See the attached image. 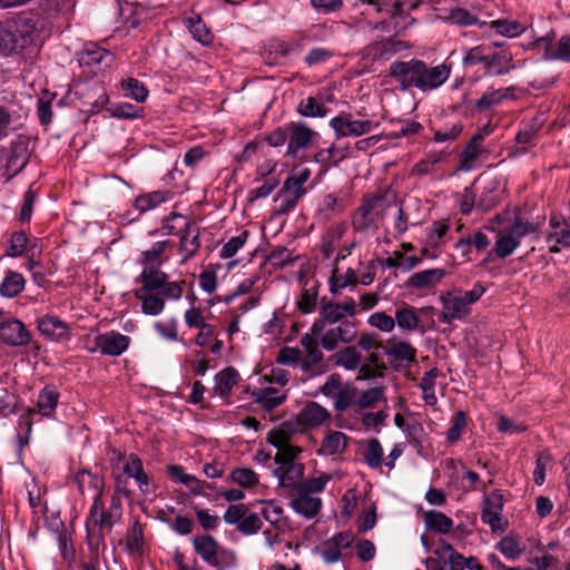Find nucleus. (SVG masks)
Returning <instances> with one entry per match:
<instances>
[{
    "mask_svg": "<svg viewBox=\"0 0 570 570\" xmlns=\"http://www.w3.org/2000/svg\"><path fill=\"white\" fill-rule=\"evenodd\" d=\"M89 488L97 490L94 502L89 509L86 519V541L92 556H98L100 549H106L105 534L111 532L114 525L122 517L121 500L118 495H112L109 508L105 509L102 500L105 481L104 478L91 476Z\"/></svg>",
    "mask_w": 570,
    "mask_h": 570,
    "instance_id": "nucleus-1",
    "label": "nucleus"
},
{
    "mask_svg": "<svg viewBox=\"0 0 570 570\" xmlns=\"http://www.w3.org/2000/svg\"><path fill=\"white\" fill-rule=\"evenodd\" d=\"M450 73L451 68L445 63L431 67L416 58L393 61L389 68V75L396 80L397 89L403 92L412 88L422 92L438 89L449 79Z\"/></svg>",
    "mask_w": 570,
    "mask_h": 570,
    "instance_id": "nucleus-2",
    "label": "nucleus"
},
{
    "mask_svg": "<svg viewBox=\"0 0 570 570\" xmlns=\"http://www.w3.org/2000/svg\"><path fill=\"white\" fill-rule=\"evenodd\" d=\"M196 554L215 569H233L237 566L235 551L223 547L212 534H198L190 540Z\"/></svg>",
    "mask_w": 570,
    "mask_h": 570,
    "instance_id": "nucleus-3",
    "label": "nucleus"
},
{
    "mask_svg": "<svg viewBox=\"0 0 570 570\" xmlns=\"http://www.w3.org/2000/svg\"><path fill=\"white\" fill-rule=\"evenodd\" d=\"M489 52L484 61V76H503L515 68L513 55L503 48V42L493 41L488 43Z\"/></svg>",
    "mask_w": 570,
    "mask_h": 570,
    "instance_id": "nucleus-4",
    "label": "nucleus"
},
{
    "mask_svg": "<svg viewBox=\"0 0 570 570\" xmlns=\"http://www.w3.org/2000/svg\"><path fill=\"white\" fill-rule=\"evenodd\" d=\"M37 330L47 340L56 343L70 341L72 333L70 325L53 314H42L35 321Z\"/></svg>",
    "mask_w": 570,
    "mask_h": 570,
    "instance_id": "nucleus-5",
    "label": "nucleus"
},
{
    "mask_svg": "<svg viewBox=\"0 0 570 570\" xmlns=\"http://www.w3.org/2000/svg\"><path fill=\"white\" fill-rule=\"evenodd\" d=\"M0 342L10 347H26L32 342V334L23 322L9 317L0 322Z\"/></svg>",
    "mask_w": 570,
    "mask_h": 570,
    "instance_id": "nucleus-6",
    "label": "nucleus"
},
{
    "mask_svg": "<svg viewBox=\"0 0 570 570\" xmlns=\"http://www.w3.org/2000/svg\"><path fill=\"white\" fill-rule=\"evenodd\" d=\"M316 137H318V132L309 128L305 122H288V144L285 156L297 158L298 151L306 149Z\"/></svg>",
    "mask_w": 570,
    "mask_h": 570,
    "instance_id": "nucleus-7",
    "label": "nucleus"
},
{
    "mask_svg": "<svg viewBox=\"0 0 570 570\" xmlns=\"http://www.w3.org/2000/svg\"><path fill=\"white\" fill-rule=\"evenodd\" d=\"M330 126L334 130L336 139L348 136L358 137L371 132L373 129L371 120H354L352 115L347 112H340L332 118Z\"/></svg>",
    "mask_w": 570,
    "mask_h": 570,
    "instance_id": "nucleus-8",
    "label": "nucleus"
},
{
    "mask_svg": "<svg viewBox=\"0 0 570 570\" xmlns=\"http://www.w3.org/2000/svg\"><path fill=\"white\" fill-rule=\"evenodd\" d=\"M94 347L88 348L89 352L94 353L99 350L102 355L115 357L128 350L130 337L116 331H109L98 334L94 338Z\"/></svg>",
    "mask_w": 570,
    "mask_h": 570,
    "instance_id": "nucleus-9",
    "label": "nucleus"
},
{
    "mask_svg": "<svg viewBox=\"0 0 570 570\" xmlns=\"http://www.w3.org/2000/svg\"><path fill=\"white\" fill-rule=\"evenodd\" d=\"M29 145L30 139L27 136H18L12 140L6 164V173L9 178L17 176L28 165L31 156Z\"/></svg>",
    "mask_w": 570,
    "mask_h": 570,
    "instance_id": "nucleus-10",
    "label": "nucleus"
},
{
    "mask_svg": "<svg viewBox=\"0 0 570 570\" xmlns=\"http://www.w3.org/2000/svg\"><path fill=\"white\" fill-rule=\"evenodd\" d=\"M343 320L344 313L338 309V303L322 297L320 301L318 317L313 322V333H323L327 324L342 323Z\"/></svg>",
    "mask_w": 570,
    "mask_h": 570,
    "instance_id": "nucleus-11",
    "label": "nucleus"
},
{
    "mask_svg": "<svg viewBox=\"0 0 570 570\" xmlns=\"http://www.w3.org/2000/svg\"><path fill=\"white\" fill-rule=\"evenodd\" d=\"M60 393L55 385H46L38 393L36 401V414L41 417L52 419L58 406Z\"/></svg>",
    "mask_w": 570,
    "mask_h": 570,
    "instance_id": "nucleus-12",
    "label": "nucleus"
},
{
    "mask_svg": "<svg viewBox=\"0 0 570 570\" xmlns=\"http://www.w3.org/2000/svg\"><path fill=\"white\" fill-rule=\"evenodd\" d=\"M112 61L114 55L94 42L86 43L79 57L80 66L86 67H99L102 63L105 67H109Z\"/></svg>",
    "mask_w": 570,
    "mask_h": 570,
    "instance_id": "nucleus-13",
    "label": "nucleus"
},
{
    "mask_svg": "<svg viewBox=\"0 0 570 570\" xmlns=\"http://www.w3.org/2000/svg\"><path fill=\"white\" fill-rule=\"evenodd\" d=\"M297 168V166L293 168L294 173L285 179L282 188L275 195L274 202H277L278 198H282L284 194H295L299 197H303L307 193V189L304 187V184L311 177V169L303 168L296 171Z\"/></svg>",
    "mask_w": 570,
    "mask_h": 570,
    "instance_id": "nucleus-14",
    "label": "nucleus"
},
{
    "mask_svg": "<svg viewBox=\"0 0 570 570\" xmlns=\"http://www.w3.org/2000/svg\"><path fill=\"white\" fill-rule=\"evenodd\" d=\"M384 354L389 356L390 364L395 371H400L399 364H393V362H403L409 361L413 362L415 360L416 350L407 342L404 341H395L394 338L389 340L387 344L384 345L383 350Z\"/></svg>",
    "mask_w": 570,
    "mask_h": 570,
    "instance_id": "nucleus-15",
    "label": "nucleus"
},
{
    "mask_svg": "<svg viewBox=\"0 0 570 570\" xmlns=\"http://www.w3.org/2000/svg\"><path fill=\"white\" fill-rule=\"evenodd\" d=\"M445 276L443 268H430L412 274L404 283L405 288L429 289L439 284Z\"/></svg>",
    "mask_w": 570,
    "mask_h": 570,
    "instance_id": "nucleus-16",
    "label": "nucleus"
},
{
    "mask_svg": "<svg viewBox=\"0 0 570 570\" xmlns=\"http://www.w3.org/2000/svg\"><path fill=\"white\" fill-rule=\"evenodd\" d=\"M171 193L169 190H155L151 193L142 194L136 197L134 202V208L138 212L136 217H130L131 212L127 213V217L129 220L137 219L144 213L151 210L159 206L160 204L169 200Z\"/></svg>",
    "mask_w": 570,
    "mask_h": 570,
    "instance_id": "nucleus-17",
    "label": "nucleus"
},
{
    "mask_svg": "<svg viewBox=\"0 0 570 570\" xmlns=\"http://www.w3.org/2000/svg\"><path fill=\"white\" fill-rule=\"evenodd\" d=\"M331 417L330 412L316 402H308L297 415V422L305 428H316Z\"/></svg>",
    "mask_w": 570,
    "mask_h": 570,
    "instance_id": "nucleus-18",
    "label": "nucleus"
},
{
    "mask_svg": "<svg viewBox=\"0 0 570 570\" xmlns=\"http://www.w3.org/2000/svg\"><path fill=\"white\" fill-rule=\"evenodd\" d=\"M395 323L404 331H419L422 334V318L419 315L417 308L406 303H403V305L396 309Z\"/></svg>",
    "mask_w": 570,
    "mask_h": 570,
    "instance_id": "nucleus-19",
    "label": "nucleus"
},
{
    "mask_svg": "<svg viewBox=\"0 0 570 570\" xmlns=\"http://www.w3.org/2000/svg\"><path fill=\"white\" fill-rule=\"evenodd\" d=\"M124 473L128 478H134L142 493L149 491V478L144 470L142 461L136 453H130L124 465Z\"/></svg>",
    "mask_w": 570,
    "mask_h": 570,
    "instance_id": "nucleus-20",
    "label": "nucleus"
},
{
    "mask_svg": "<svg viewBox=\"0 0 570 570\" xmlns=\"http://www.w3.org/2000/svg\"><path fill=\"white\" fill-rule=\"evenodd\" d=\"M168 278V274L163 272L160 268L142 269L140 275L135 279L136 283L141 284V287L137 288L136 291L151 293L155 291L159 292Z\"/></svg>",
    "mask_w": 570,
    "mask_h": 570,
    "instance_id": "nucleus-21",
    "label": "nucleus"
},
{
    "mask_svg": "<svg viewBox=\"0 0 570 570\" xmlns=\"http://www.w3.org/2000/svg\"><path fill=\"white\" fill-rule=\"evenodd\" d=\"M240 376L236 368L228 366L215 375V392L222 397H229L233 387L238 383Z\"/></svg>",
    "mask_w": 570,
    "mask_h": 570,
    "instance_id": "nucleus-22",
    "label": "nucleus"
},
{
    "mask_svg": "<svg viewBox=\"0 0 570 570\" xmlns=\"http://www.w3.org/2000/svg\"><path fill=\"white\" fill-rule=\"evenodd\" d=\"M423 521L426 529L435 533L448 534L453 529V520L436 510L423 512Z\"/></svg>",
    "mask_w": 570,
    "mask_h": 570,
    "instance_id": "nucleus-23",
    "label": "nucleus"
},
{
    "mask_svg": "<svg viewBox=\"0 0 570 570\" xmlns=\"http://www.w3.org/2000/svg\"><path fill=\"white\" fill-rule=\"evenodd\" d=\"M26 279L19 272L8 269L0 284V295L6 298H13L23 292Z\"/></svg>",
    "mask_w": 570,
    "mask_h": 570,
    "instance_id": "nucleus-24",
    "label": "nucleus"
},
{
    "mask_svg": "<svg viewBox=\"0 0 570 570\" xmlns=\"http://www.w3.org/2000/svg\"><path fill=\"white\" fill-rule=\"evenodd\" d=\"M298 498L291 503L294 511L307 519L315 518L322 509V500L309 494L297 492Z\"/></svg>",
    "mask_w": 570,
    "mask_h": 570,
    "instance_id": "nucleus-25",
    "label": "nucleus"
},
{
    "mask_svg": "<svg viewBox=\"0 0 570 570\" xmlns=\"http://www.w3.org/2000/svg\"><path fill=\"white\" fill-rule=\"evenodd\" d=\"M119 86L125 98L132 99L138 104L145 102L149 96L147 86L136 78L122 79Z\"/></svg>",
    "mask_w": 570,
    "mask_h": 570,
    "instance_id": "nucleus-26",
    "label": "nucleus"
},
{
    "mask_svg": "<svg viewBox=\"0 0 570 570\" xmlns=\"http://www.w3.org/2000/svg\"><path fill=\"white\" fill-rule=\"evenodd\" d=\"M443 20L452 26L469 27L478 24L480 27L488 26V22L479 20V18L472 14L468 9L455 7L449 10L448 16Z\"/></svg>",
    "mask_w": 570,
    "mask_h": 570,
    "instance_id": "nucleus-27",
    "label": "nucleus"
},
{
    "mask_svg": "<svg viewBox=\"0 0 570 570\" xmlns=\"http://www.w3.org/2000/svg\"><path fill=\"white\" fill-rule=\"evenodd\" d=\"M252 394L256 396L254 402L259 404L265 412H272L286 400V394L278 395L275 387L254 390Z\"/></svg>",
    "mask_w": 570,
    "mask_h": 570,
    "instance_id": "nucleus-28",
    "label": "nucleus"
},
{
    "mask_svg": "<svg viewBox=\"0 0 570 570\" xmlns=\"http://www.w3.org/2000/svg\"><path fill=\"white\" fill-rule=\"evenodd\" d=\"M134 295L141 302V311L146 315L156 316L163 313L165 301L158 293L135 291Z\"/></svg>",
    "mask_w": 570,
    "mask_h": 570,
    "instance_id": "nucleus-29",
    "label": "nucleus"
},
{
    "mask_svg": "<svg viewBox=\"0 0 570 570\" xmlns=\"http://www.w3.org/2000/svg\"><path fill=\"white\" fill-rule=\"evenodd\" d=\"M273 474L278 478V487L291 488L295 485V478L303 476L304 465L296 464L295 461H291L284 466L276 468L273 471Z\"/></svg>",
    "mask_w": 570,
    "mask_h": 570,
    "instance_id": "nucleus-30",
    "label": "nucleus"
},
{
    "mask_svg": "<svg viewBox=\"0 0 570 570\" xmlns=\"http://www.w3.org/2000/svg\"><path fill=\"white\" fill-rule=\"evenodd\" d=\"M33 237L30 238L24 230H17L10 235L6 255L9 257H22L31 247Z\"/></svg>",
    "mask_w": 570,
    "mask_h": 570,
    "instance_id": "nucleus-31",
    "label": "nucleus"
},
{
    "mask_svg": "<svg viewBox=\"0 0 570 570\" xmlns=\"http://www.w3.org/2000/svg\"><path fill=\"white\" fill-rule=\"evenodd\" d=\"M320 283L315 281L309 287H304L296 301V307L302 314H311L316 309Z\"/></svg>",
    "mask_w": 570,
    "mask_h": 570,
    "instance_id": "nucleus-32",
    "label": "nucleus"
},
{
    "mask_svg": "<svg viewBox=\"0 0 570 570\" xmlns=\"http://www.w3.org/2000/svg\"><path fill=\"white\" fill-rule=\"evenodd\" d=\"M500 202L499 186L491 181L483 187L481 194L476 197L475 208L481 212H490Z\"/></svg>",
    "mask_w": 570,
    "mask_h": 570,
    "instance_id": "nucleus-33",
    "label": "nucleus"
},
{
    "mask_svg": "<svg viewBox=\"0 0 570 570\" xmlns=\"http://www.w3.org/2000/svg\"><path fill=\"white\" fill-rule=\"evenodd\" d=\"M167 242H156L153 246L142 252L139 263L144 265L142 269L147 268H160L164 261L161 258L166 250Z\"/></svg>",
    "mask_w": 570,
    "mask_h": 570,
    "instance_id": "nucleus-34",
    "label": "nucleus"
},
{
    "mask_svg": "<svg viewBox=\"0 0 570 570\" xmlns=\"http://www.w3.org/2000/svg\"><path fill=\"white\" fill-rule=\"evenodd\" d=\"M184 24L196 41L202 45L212 42L213 36L199 16L186 18Z\"/></svg>",
    "mask_w": 570,
    "mask_h": 570,
    "instance_id": "nucleus-35",
    "label": "nucleus"
},
{
    "mask_svg": "<svg viewBox=\"0 0 570 570\" xmlns=\"http://www.w3.org/2000/svg\"><path fill=\"white\" fill-rule=\"evenodd\" d=\"M107 112L110 117L117 119L134 120L144 117V109L136 107L129 102H116L111 104L107 108Z\"/></svg>",
    "mask_w": 570,
    "mask_h": 570,
    "instance_id": "nucleus-36",
    "label": "nucleus"
},
{
    "mask_svg": "<svg viewBox=\"0 0 570 570\" xmlns=\"http://www.w3.org/2000/svg\"><path fill=\"white\" fill-rule=\"evenodd\" d=\"M347 436L338 431L331 432L327 434L323 442L322 449L318 451L320 454L334 455L342 453L346 448Z\"/></svg>",
    "mask_w": 570,
    "mask_h": 570,
    "instance_id": "nucleus-37",
    "label": "nucleus"
},
{
    "mask_svg": "<svg viewBox=\"0 0 570 570\" xmlns=\"http://www.w3.org/2000/svg\"><path fill=\"white\" fill-rule=\"evenodd\" d=\"M330 109L321 104L315 97H307L306 99L301 100L297 106V112L307 118H322L327 115Z\"/></svg>",
    "mask_w": 570,
    "mask_h": 570,
    "instance_id": "nucleus-38",
    "label": "nucleus"
},
{
    "mask_svg": "<svg viewBox=\"0 0 570 570\" xmlns=\"http://www.w3.org/2000/svg\"><path fill=\"white\" fill-rule=\"evenodd\" d=\"M361 360L362 355L354 346H347L335 354V364L348 371L356 370Z\"/></svg>",
    "mask_w": 570,
    "mask_h": 570,
    "instance_id": "nucleus-39",
    "label": "nucleus"
},
{
    "mask_svg": "<svg viewBox=\"0 0 570 570\" xmlns=\"http://www.w3.org/2000/svg\"><path fill=\"white\" fill-rule=\"evenodd\" d=\"M488 26L493 28L497 33L509 38L518 37L525 30L520 22L509 19L493 20L488 22Z\"/></svg>",
    "mask_w": 570,
    "mask_h": 570,
    "instance_id": "nucleus-40",
    "label": "nucleus"
},
{
    "mask_svg": "<svg viewBox=\"0 0 570 570\" xmlns=\"http://www.w3.org/2000/svg\"><path fill=\"white\" fill-rule=\"evenodd\" d=\"M468 424V414L464 411H458L454 413V415L451 419V426L449 428L446 432V441L450 444L456 443Z\"/></svg>",
    "mask_w": 570,
    "mask_h": 570,
    "instance_id": "nucleus-41",
    "label": "nucleus"
},
{
    "mask_svg": "<svg viewBox=\"0 0 570 570\" xmlns=\"http://www.w3.org/2000/svg\"><path fill=\"white\" fill-rule=\"evenodd\" d=\"M543 59L570 62V33L563 35L553 50H544Z\"/></svg>",
    "mask_w": 570,
    "mask_h": 570,
    "instance_id": "nucleus-42",
    "label": "nucleus"
},
{
    "mask_svg": "<svg viewBox=\"0 0 570 570\" xmlns=\"http://www.w3.org/2000/svg\"><path fill=\"white\" fill-rule=\"evenodd\" d=\"M440 301L444 309H448L450 313L455 316V318L461 320L465 315L469 314L470 309L465 305V302L461 298V296H451L450 293L440 296Z\"/></svg>",
    "mask_w": 570,
    "mask_h": 570,
    "instance_id": "nucleus-43",
    "label": "nucleus"
},
{
    "mask_svg": "<svg viewBox=\"0 0 570 570\" xmlns=\"http://www.w3.org/2000/svg\"><path fill=\"white\" fill-rule=\"evenodd\" d=\"M363 459L365 463L372 468L377 469L383 462V449L381 442L373 438L367 441V446L363 452Z\"/></svg>",
    "mask_w": 570,
    "mask_h": 570,
    "instance_id": "nucleus-44",
    "label": "nucleus"
},
{
    "mask_svg": "<svg viewBox=\"0 0 570 570\" xmlns=\"http://www.w3.org/2000/svg\"><path fill=\"white\" fill-rule=\"evenodd\" d=\"M482 136L473 135L464 147L460 156L461 167H466L470 163L478 159L481 153Z\"/></svg>",
    "mask_w": 570,
    "mask_h": 570,
    "instance_id": "nucleus-45",
    "label": "nucleus"
},
{
    "mask_svg": "<svg viewBox=\"0 0 570 570\" xmlns=\"http://www.w3.org/2000/svg\"><path fill=\"white\" fill-rule=\"evenodd\" d=\"M504 98L505 95L502 94L501 89L489 88L478 100H475L474 106L478 111H485L493 106L500 105Z\"/></svg>",
    "mask_w": 570,
    "mask_h": 570,
    "instance_id": "nucleus-46",
    "label": "nucleus"
},
{
    "mask_svg": "<svg viewBox=\"0 0 570 570\" xmlns=\"http://www.w3.org/2000/svg\"><path fill=\"white\" fill-rule=\"evenodd\" d=\"M399 51V47L391 39L375 42L368 47V55L373 60H385Z\"/></svg>",
    "mask_w": 570,
    "mask_h": 570,
    "instance_id": "nucleus-47",
    "label": "nucleus"
},
{
    "mask_svg": "<svg viewBox=\"0 0 570 570\" xmlns=\"http://www.w3.org/2000/svg\"><path fill=\"white\" fill-rule=\"evenodd\" d=\"M520 246V240L511 233L497 239L493 248L494 254L500 258H507Z\"/></svg>",
    "mask_w": 570,
    "mask_h": 570,
    "instance_id": "nucleus-48",
    "label": "nucleus"
},
{
    "mask_svg": "<svg viewBox=\"0 0 570 570\" xmlns=\"http://www.w3.org/2000/svg\"><path fill=\"white\" fill-rule=\"evenodd\" d=\"M228 479L244 488H253L258 484V475L254 470L246 468L234 469Z\"/></svg>",
    "mask_w": 570,
    "mask_h": 570,
    "instance_id": "nucleus-49",
    "label": "nucleus"
},
{
    "mask_svg": "<svg viewBox=\"0 0 570 570\" xmlns=\"http://www.w3.org/2000/svg\"><path fill=\"white\" fill-rule=\"evenodd\" d=\"M384 399V387H371L363 391L355 404L361 409L374 407L377 402Z\"/></svg>",
    "mask_w": 570,
    "mask_h": 570,
    "instance_id": "nucleus-50",
    "label": "nucleus"
},
{
    "mask_svg": "<svg viewBox=\"0 0 570 570\" xmlns=\"http://www.w3.org/2000/svg\"><path fill=\"white\" fill-rule=\"evenodd\" d=\"M311 8L318 16H330L340 12L344 7L343 0H309Z\"/></svg>",
    "mask_w": 570,
    "mask_h": 570,
    "instance_id": "nucleus-51",
    "label": "nucleus"
},
{
    "mask_svg": "<svg viewBox=\"0 0 570 570\" xmlns=\"http://www.w3.org/2000/svg\"><path fill=\"white\" fill-rule=\"evenodd\" d=\"M249 236L248 230H243L238 236L232 237L219 252L223 259L232 258L245 245Z\"/></svg>",
    "mask_w": 570,
    "mask_h": 570,
    "instance_id": "nucleus-52",
    "label": "nucleus"
},
{
    "mask_svg": "<svg viewBox=\"0 0 570 570\" xmlns=\"http://www.w3.org/2000/svg\"><path fill=\"white\" fill-rule=\"evenodd\" d=\"M41 253L42 242L40 238L33 237V242L29 248V252L23 255L27 258L24 266L30 273L37 268H42V264L40 262Z\"/></svg>",
    "mask_w": 570,
    "mask_h": 570,
    "instance_id": "nucleus-53",
    "label": "nucleus"
},
{
    "mask_svg": "<svg viewBox=\"0 0 570 570\" xmlns=\"http://www.w3.org/2000/svg\"><path fill=\"white\" fill-rule=\"evenodd\" d=\"M497 549L509 560H517L523 551L518 540L509 535L501 539L497 544Z\"/></svg>",
    "mask_w": 570,
    "mask_h": 570,
    "instance_id": "nucleus-54",
    "label": "nucleus"
},
{
    "mask_svg": "<svg viewBox=\"0 0 570 570\" xmlns=\"http://www.w3.org/2000/svg\"><path fill=\"white\" fill-rule=\"evenodd\" d=\"M189 227L190 222L185 216L171 213L163 228L167 230L168 235H178L181 232L188 230Z\"/></svg>",
    "mask_w": 570,
    "mask_h": 570,
    "instance_id": "nucleus-55",
    "label": "nucleus"
},
{
    "mask_svg": "<svg viewBox=\"0 0 570 570\" xmlns=\"http://www.w3.org/2000/svg\"><path fill=\"white\" fill-rule=\"evenodd\" d=\"M144 546V532L138 521L135 522L131 531L127 535L126 550L129 553L141 552Z\"/></svg>",
    "mask_w": 570,
    "mask_h": 570,
    "instance_id": "nucleus-56",
    "label": "nucleus"
},
{
    "mask_svg": "<svg viewBox=\"0 0 570 570\" xmlns=\"http://www.w3.org/2000/svg\"><path fill=\"white\" fill-rule=\"evenodd\" d=\"M331 480L328 474H322L318 478H311L299 484H297V492L311 494L322 492L326 483Z\"/></svg>",
    "mask_w": 570,
    "mask_h": 570,
    "instance_id": "nucleus-57",
    "label": "nucleus"
},
{
    "mask_svg": "<svg viewBox=\"0 0 570 570\" xmlns=\"http://www.w3.org/2000/svg\"><path fill=\"white\" fill-rule=\"evenodd\" d=\"M487 52H489V47L484 43L470 48L463 57V65L465 67L484 65Z\"/></svg>",
    "mask_w": 570,
    "mask_h": 570,
    "instance_id": "nucleus-58",
    "label": "nucleus"
},
{
    "mask_svg": "<svg viewBox=\"0 0 570 570\" xmlns=\"http://www.w3.org/2000/svg\"><path fill=\"white\" fill-rule=\"evenodd\" d=\"M542 226V222L529 223L517 217L511 226L510 233L518 239L529 234L538 233Z\"/></svg>",
    "mask_w": 570,
    "mask_h": 570,
    "instance_id": "nucleus-59",
    "label": "nucleus"
},
{
    "mask_svg": "<svg viewBox=\"0 0 570 570\" xmlns=\"http://www.w3.org/2000/svg\"><path fill=\"white\" fill-rule=\"evenodd\" d=\"M37 198V191L29 187L23 194L22 205L19 213L20 223H29L32 216L33 206Z\"/></svg>",
    "mask_w": 570,
    "mask_h": 570,
    "instance_id": "nucleus-60",
    "label": "nucleus"
},
{
    "mask_svg": "<svg viewBox=\"0 0 570 570\" xmlns=\"http://www.w3.org/2000/svg\"><path fill=\"white\" fill-rule=\"evenodd\" d=\"M333 57V51L323 47H316L308 51L304 57V62L308 67H314L327 62Z\"/></svg>",
    "mask_w": 570,
    "mask_h": 570,
    "instance_id": "nucleus-61",
    "label": "nucleus"
},
{
    "mask_svg": "<svg viewBox=\"0 0 570 570\" xmlns=\"http://www.w3.org/2000/svg\"><path fill=\"white\" fill-rule=\"evenodd\" d=\"M263 527V522L259 519L257 513H249L247 517L245 515L243 520L238 523L237 530L245 535L256 534Z\"/></svg>",
    "mask_w": 570,
    "mask_h": 570,
    "instance_id": "nucleus-62",
    "label": "nucleus"
},
{
    "mask_svg": "<svg viewBox=\"0 0 570 570\" xmlns=\"http://www.w3.org/2000/svg\"><path fill=\"white\" fill-rule=\"evenodd\" d=\"M357 279L356 274L352 268H348L342 281L337 279L335 275L330 278V291L333 295H337L347 286H355Z\"/></svg>",
    "mask_w": 570,
    "mask_h": 570,
    "instance_id": "nucleus-63",
    "label": "nucleus"
},
{
    "mask_svg": "<svg viewBox=\"0 0 570 570\" xmlns=\"http://www.w3.org/2000/svg\"><path fill=\"white\" fill-rule=\"evenodd\" d=\"M368 324L383 332H392L395 327V317H392L384 312H376L368 317Z\"/></svg>",
    "mask_w": 570,
    "mask_h": 570,
    "instance_id": "nucleus-64",
    "label": "nucleus"
}]
</instances>
